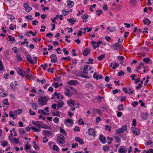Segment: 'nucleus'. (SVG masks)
<instances>
[{"instance_id": "nucleus-1", "label": "nucleus", "mask_w": 153, "mask_h": 153, "mask_svg": "<svg viewBox=\"0 0 153 153\" xmlns=\"http://www.w3.org/2000/svg\"><path fill=\"white\" fill-rule=\"evenodd\" d=\"M47 101L48 100L45 97H41L40 98L38 99V103L39 105L42 106L46 104Z\"/></svg>"}, {"instance_id": "nucleus-2", "label": "nucleus", "mask_w": 153, "mask_h": 153, "mask_svg": "<svg viewBox=\"0 0 153 153\" xmlns=\"http://www.w3.org/2000/svg\"><path fill=\"white\" fill-rule=\"evenodd\" d=\"M57 140L59 143L63 144L65 143V138L63 135H59L57 137Z\"/></svg>"}, {"instance_id": "nucleus-3", "label": "nucleus", "mask_w": 153, "mask_h": 153, "mask_svg": "<svg viewBox=\"0 0 153 153\" xmlns=\"http://www.w3.org/2000/svg\"><path fill=\"white\" fill-rule=\"evenodd\" d=\"M66 90V91L68 92L69 93L72 94H76L77 93V91L75 89L73 88L70 87H67L65 88Z\"/></svg>"}, {"instance_id": "nucleus-4", "label": "nucleus", "mask_w": 153, "mask_h": 153, "mask_svg": "<svg viewBox=\"0 0 153 153\" xmlns=\"http://www.w3.org/2000/svg\"><path fill=\"white\" fill-rule=\"evenodd\" d=\"M102 43L101 41H99L97 43L94 41L93 40L91 42V44L93 46L94 49H96L97 47H99V45Z\"/></svg>"}, {"instance_id": "nucleus-5", "label": "nucleus", "mask_w": 153, "mask_h": 153, "mask_svg": "<svg viewBox=\"0 0 153 153\" xmlns=\"http://www.w3.org/2000/svg\"><path fill=\"white\" fill-rule=\"evenodd\" d=\"M74 123V121L71 119H67L65 122V124L68 126H72Z\"/></svg>"}, {"instance_id": "nucleus-6", "label": "nucleus", "mask_w": 153, "mask_h": 153, "mask_svg": "<svg viewBox=\"0 0 153 153\" xmlns=\"http://www.w3.org/2000/svg\"><path fill=\"white\" fill-rule=\"evenodd\" d=\"M131 131L134 134L137 135H139L140 133V131L139 130L135 127L132 128L131 129Z\"/></svg>"}, {"instance_id": "nucleus-7", "label": "nucleus", "mask_w": 153, "mask_h": 153, "mask_svg": "<svg viewBox=\"0 0 153 153\" xmlns=\"http://www.w3.org/2000/svg\"><path fill=\"white\" fill-rule=\"evenodd\" d=\"M50 58L51 59V61L53 63H55L57 62V58L56 55L53 54L50 56Z\"/></svg>"}, {"instance_id": "nucleus-8", "label": "nucleus", "mask_w": 153, "mask_h": 153, "mask_svg": "<svg viewBox=\"0 0 153 153\" xmlns=\"http://www.w3.org/2000/svg\"><path fill=\"white\" fill-rule=\"evenodd\" d=\"M88 134L89 135L95 136L96 132L94 129L92 128H90L88 130Z\"/></svg>"}, {"instance_id": "nucleus-9", "label": "nucleus", "mask_w": 153, "mask_h": 153, "mask_svg": "<svg viewBox=\"0 0 153 153\" xmlns=\"http://www.w3.org/2000/svg\"><path fill=\"white\" fill-rule=\"evenodd\" d=\"M42 133L44 134H45L48 137L52 136L53 132L51 131H46L44 130L43 131Z\"/></svg>"}, {"instance_id": "nucleus-10", "label": "nucleus", "mask_w": 153, "mask_h": 153, "mask_svg": "<svg viewBox=\"0 0 153 153\" xmlns=\"http://www.w3.org/2000/svg\"><path fill=\"white\" fill-rule=\"evenodd\" d=\"M99 138L102 143H106L105 137L103 135H100Z\"/></svg>"}, {"instance_id": "nucleus-11", "label": "nucleus", "mask_w": 153, "mask_h": 153, "mask_svg": "<svg viewBox=\"0 0 153 153\" xmlns=\"http://www.w3.org/2000/svg\"><path fill=\"white\" fill-rule=\"evenodd\" d=\"M120 44L117 42L113 44L111 47L114 50H118L120 48Z\"/></svg>"}, {"instance_id": "nucleus-12", "label": "nucleus", "mask_w": 153, "mask_h": 153, "mask_svg": "<svg viewBox=\"0 0 153 153\" xmlns=\"http://www.w3.org/2000/svg\"><path fill=\"white\" fill-rule=\"evenodd\" d=\"M32 123L37 127L41 128H42V124L41 122L39 121L33 122Z\"/></svg>"}, {"instance_id": "nucleus-13", "label": "nucleus", "mask_w": 153, "mask_h": 153, "mask_svg": "<svg viewBox=\"0 0 153 153\" xmlns=\"http://www.w3.org/2000/svg\"><path fill=\"white\" fill-rule=\"evenodd\" d=\"M90 52V49L89 48H86L84 50L83 53V55L84 56H86L89 54Z\"/></svg>"}, {"instance_id": "nucleus-14", "label": "nucleus", "mask_w": 153, "mask_h": 153, "mask_svg": "<svg viewBox=\"0 0 153 153\" xmlns=\"http://www.w3.org/2000/svg\"><path fill=\"white\" fill-rule=\"evenodd\" d=\"M68 83L70 85H75L78 84V81L75 80H70L68 82Z\"/></svg>"}, {"instance_id": "nucleus-15", "label": "nucleus", "mask_w": 153, "mask_h": 153, "mask_svg": "<svg viewBox=\"0 0 153 153\" xmlns=\"http://www.w3.org/2000/svg\"><path fill=\"white\" fill-rule=\"evenodd\" d=\"M67 5L70 7H72L74 6V2L73 1H71L70 0H67Z\"/></svg>"}, {"instance_id": "nucleus-16", "label": "nucleus", "mask_w": 153, "mask_h": 153, "mask_svg": "<svg viewBox=\"0 0 153 153\" xmlns=\"http://www.w3.org/2000/svg\"><path fill=\"white\" fill-rule=\"evenodd\" d=\"M88 65H85L84 66L83 73L85 74H88V70L87 69Z\"/></svg>"}, {"instance_id": "nucleus-17", "label": "nucleus", "mask_w": 153, "mask_h": 153, "mask_svg": "<svg viewBox=\"0 0 153 153\" xmlns=\"http://www.w3.org/2000/svg\"><path fill=\"white\" fill-rule=\"evenodd\" d=\"M26 59L27 61L31 64H34V63L33 60L31 59V57L30 55H27L26 56Z\"/></svg>"}, {"instance_id": "nucleus-18", "label": "nucleus", "mask_w": 153, "mask_h": 153, "mask_svg": "<svg viewBox=\"0 0 153 153\" xmlns=\"http://www.w3.org/2000/svg\"><path fill=\"white\" fill-rule=\"evenodd\" d=\"M75 140L79 142V143L81 144H83L84 143L82 139L80 138L79 137H76L75 138Z\"/></svg>"}, {"instance_id": "nucleus-19", "label": "nucleus", "mask_w": 153, "mask_h": 153, "mask_svg": "<svg viewBox=\"0 0 153 153\" xmlns=\"http://www.w3.org/2000/svg\"><path fill=\"white\" fill-rule=\"evenodd\" d=\"M18 73L20 76H23L25 74H24V71L22 69L18 68L17 70Z\"/></svg>"}, {"instance_id": "nucleus-20", "label": "nucleus", "mask_w": 153, "mask_h": 153, "mask_svg": "<svg viewBox=\"0 0 153 153\" xmlns=\"http://www.w3.org/2000/svg\"><path fill=\"white\" fill-rule=\"evenodd\" d=\"M7 95V92L6 91H4L0 93V96L2 97H5Z\"/></svg>"}, {"instance_id": "nucleus-21", "label": "nucleus", "mask_w": 153, "mask_h": 153, "mask_svg": "<svg viewBox=\"0 0 153 153\" xmlns=\"http://www.w3.org/2000/svg\"><path fill=\"white\" fill-rule=\"evenodd\" d=\"M64 104V102L63 101L60 100L58 104V106L59 108H60L63 106Z\"/></svg>"}, {"instance_id": "nucleus-22", "label": "nucleus", "mask_w": 153, "mask_h": 153, "mask_svg": "<svg viewBox=\"0 0 153 153\" xmlns=\"http://www.w3.org/2000/svg\"><path fill=\"white\" fill-rule=\"evenodd\" d=\"M51 113L54 116L59 117L60 116V114L59 111H56V112L51 111Z\"/></svg>"}, {"instance_id": "nucleus-23", "label": "nucleus", "mask_w": 153, "mask_h": 153, "mask_svg": "<svg viewBox=\"0 0 153 153\" xmlns=\"http://www.w3.org/2000/svg\"><path fill=\"white\" fill-rule=\"evenodd\" d=\"M67 21H68L70 23H71V25H73L74 22H76V20L74 19L73 18L68 19H67Z\"/></svg>"}, {"instance_id": "nucleus-24", "label": "nucleus", "mask_w": 153, "mask_h": 153, "mask_svg": "<svg viewBox=\"0 0 153 153\" xmlns=\"http://www.w3.org/2000/svg\"><path fill=\"white\" fill-rule=\"evenodd\" d=\"M143 22L145 24L149 25L151 23V21L150 20L147 18H145L144 20H143Z\"/></svg>"}, {"instance_id": "nucleus-25", "label": "nucleus", "mask_w": 153, "mask_h": 153, "mask_svg": "<svg viewBox=\"0 0 153 153\" xmlns=\"http://www.w3.org/2000/svg\"><path fill=\"white\" fill-rule=\"evenodd\" d=\"M22 112V110L21 109H19L17 110H15L14 111V113L16 115H18L21 114Z\"/></svg>"}, {"instance_id": "nucleus-26", "label": "nucleus", "mask_w": 153, "mask_h": 153, "mask_svg": "<svg viewBox=\"0 0 153 153\" xmlns=\"http://www.w3.org/2000/svg\"><path fill=\"white\" fill-rule=\"evenodd\" d=\"M141 116L144 120H146L148 117V114L147 113H143L142 114Z\"/></svg>"}, {"instance_id": "nucleus-27", "label": "nucleus", "mask_w": 153, "mask_h": 153, "mask_svg": "<svg viewBox=\"0 0 153 153\" xmlns=\"http://www.w3.org/2000/svg\"><path fill=\"white\" fill-rule=\"evenodd\" d=\"M110 147L109 146H107L105 145V146L103 147V150L105 151L106 152L109 150Z\"/></svg>"}, {"instance_id": "nucleus-28", "label": "nucleus", "mask_w": 153, "mask_h": 153, "mask_svg": "<svg viewBox=\"0 0 153 153\" xmlns=\"http://www.w3.org/2000/svg\"><path fill=\"white\" fill-rule=\"evenodd\" d=\"M123 105V104H121L120 105H119L117 107V109L119 111H123L124 109Z\"/></svg>"}, {"instance_id": "nucleus-29", "label": "nucleus", "mask_w": 153, "mask_h": 153, "mask_svg": "<svg viewBox=\"0 0 153 153\" xmlns=\"http://www.w3.org/2000/svg\"><path fill=\"white\" fill-rule=\"evenodd\" d=\"M105 55L104 54H102L100 56L97 57L98 60H102L105 57Z\"/></svg>"}, {"instance_id": "nucleus-30", "label": "nucleus", "mask_w": 153, "mask_h": 153, "mask_svg": "<svg viewBox=\"0 0 153 153\" xmlns=\"http://www.w3.org/2000/svg\"><path fill=\"white\" fill-rule=\"evenodd\" d=\"M98 76L99 74L98 73L95 72L94 73L93 76L94 79H96L97 80H98Z\"/></svg>"}, {"instance_id": "nucleus-31", "label": "nucleus", "mask_w": 153, "mask_h": 153, "mask_svg": "<svg viewBox=\"0 0 153 153\" xmlns=\"http://www.w3.org/2000/svg\"><path fill=\"white\" fill-rule=\"evenodd\" d=\"M16 57L19 61H21L22 60V56L19 54H18L16 55Z\"/></svg>"}, {"instance_id": "nucleus-32", "label": "nucleus", "mask_w": 153, "mask_h": 153, "mask_svg": "<svg viewBox=\"0 0 153 153\" xmlns=\"http://www.w3.org/2000/svg\"><path fill=\"white\" fill-rule=\"evenodd\" d=\"M60 131L61 133H63L64 134V135L66 136L67 135V133L61 127H60Z\"/></svg>"}, {"instance_id": "nucleus-33", "label": "nucleus", "mask_w": 153, "mask_h": 153, "mask_svg": "<svg viewBox=\"0 0 153 153\" xmlns=\"http://www.w3.org/2000/svg\"><path fill=\"white\" fill-rule=\"evenodd\" d=\"M11 88L14 91L16 90L17 89V87L14 86L13 83H12L10 84Z\"/></svg>"}, {"instance_id": "nucleus-34", "label": "nucleus", "mask_w": 153, "mask_h": 153, "mask_svg": "<svg viewBox=\"0 0 153 153\" xmlns=\"http://www.w3.org/2000/svg\"><path fill=\"white\" fill-rule=\"evenodd\" d=\"M68 104L72 105L74 106H75V102L71 100H69L68 101Z\"/></svg>"}, {"instance_id": "nucleus-35", "label": "nucleus", "mask_w": 153, "mask_h": 153, "mask_svg": "<svg viewBox=\"0 0 153 153\" xmlns=\"http://www.w3.org/2000/svg\"><path fill=\"white\" fill-rule=\"evenodd\" d=\"M150 60V59L149 58L147 57V58H144L143 59V62L146 63H148L149 62Z\"/></svg>"}, {"instance_id": "nucleus-36", "label": "nucleus", "mask_w": 153, "mask_h": 153, "mask_svg": "<svg viewBox=\"0 0 153 153\" xmlns=\"http://www.w3.org/2000/svg\"><path fill=\"white\" fill-rule=\"evenodd\" d=\"M130 3L131 4L132 3L133 6H136L137 4V2L135 0L130 1Z\"/></svg>"}, {"instance_id": "nucleus-37", "label": "nucleus", "mask_w": 153, "mask_h": 153, "mask_svg": "<svg viewBox=\"0 0 153 153\" xmlns=\"http://www.w3.org/2000/svg\"><path fill=\"white\" fill-rule=\"evenodd\" d=\"M88 17V16L87 14H84L82 15V18L84 20H85L87 19Z\"/></svg>"}, {"instance_id": "nucleus-38", "label": "nucleus", "mask_w": 153, "mask_h": 153, "mask_svg": "<svg viewBox=\"0 0 153 153\" xmlns=\"http://www.w3.org/2000/svg\"><path fill=\"white\" fill-rule=\"evenodd\" d=\"M124 132V131H123V129L121 128H119L117 130V132L118 134L123 133Z\"/></svg>"}, {"instance_id": "nucleus-39", "label": "nucleus", "mask_w": 153, "mask_h": 153, "mask_svg": "<svg viewBox=\"0 0 153 153\" xmlns=\"http://www.w3.org/2000/svg\"><path fill=\"white\" fill-rule=\"evenodd\" d=\"M13 140V141H12V142L13 143H15L16 144L18 143H19V139H16V138H14Z\"/></svg>"}, {"instance_id": "nucleus-40", "label": "nucleus", "mask_w": 153, "mask_h": 153, "mask_svg": "<svg viewBox=\"0 0 153 153\" xmlns=\"http://www.w3.org/2000/svg\"><path fill=\"white\" fill-rule=\"evenodd\" d=\"M38 112L39 114H42L44 115H47L46 113L43 110H39L38 111Z\"/></svg>"}, {"instance_id": "nucleus-41", "label": "nucleus", "mask_w": 153, "mask_h": 153, "mask_svg": "<svg viewBox=\"0 0 153 153\" xmlns=\"http://www.w3.org/2000/svg\"><path fill=\"white\" fill-rule=\"evenodd\" d=\"M116 140V142L117 143H119L120 141V138L118 136H116L114 137Z\"/></svg>"}, {"instance_id": "nucleus-42", "label": "nucleus", "mask_w": 153, "mask_h": 153, "mask_svg": "<svg viewBox=\"0 0 153 153\" xmlns=\"http://www.w3.org/2000/svg\"><path fill=\"white\" fill-rule=\"evenodd\" d=\"M42 128L45 129H51V126H48L47 125H45L44 126H43Z\"/></svg>"}, {"instance_id": "nucleus-43", "label": "nucleus", "mask_w": 153, "mask_h": 153, "mask_svg": "<svg viewBox=\"0 0 153 153\" xmlns=\"http://www.w3.org/2000/svg\"><path fill=\"white\" fill-rule=\"evenodd\" d=\"M8 38L9 39V41H12L14 42L15 41V39L14 38H12L11 36L10 35H9Z\"/></svg>"}, {"instance_id": "nucleus-44", "label": "nucleus", "mask_w": 153, "mask_h": 153, "mask_svg": "<svg viewBox=\"0 0 153 153\" xmlns=\"http://www.w3.org/2000/svg\"><path fill=\"white\" fill-rule=\"evenodd\" d=\"M125 74V72L123 71H120V72L118 73V75L119 76H122L124 75Z\"/></svg>"}, {"instance_id": "nucleus-45", "label": "nucleus", "mask_w": 153, "mask_h": 153, "mask_svg": "<svg viewBox=\"0 0 153 153\" xmlns=\"http://www.w3.org/2000/svg\"><path fill=\"white\" fill-rule=\"evenodd\" d=\"M32 107L34 109H36L37 105L36 103H34L32 104Z\"/></svg>"}, {"instance_id": "nucleus-46", "label": "nucleus", "mask_w": 153, "mask_h": 153, "mask_svg": "<svg viewBox=\"0 0 153 153\" xmlns=\"http://www.w3.org/2000/svg\"><path fill=\"white\" fill-rule=\"evenodd\" d=\"M31 128L34 132H38L40 131V129H37L34 127H31Z\"/></svg>"}, {"instance_id": "nucleus-47", "label": "nucleus", "mask_w": 153, "mask_h": 153, "mask_svg": "<svg viewBox=\"0 0 153 153\" xmlns=\"http://www.w3.org/2000/svg\"><path fill=\"white\" fill-rule=\"evenodd\" d=\"M33 143L34 144L33 147L36 150H39V147L36 144V142H33Z\"/></svg>"}, {"instance_id": "nucleus-48", "label": "nucleus", "mask_w": 153, "mask_h": 153, "mask_svg": "<svg viewBox=\"0 0 153 153\" xmlns=\"http://www.w3.org/2000/svg\"><path fill=\"white\" fill-rule=\"evenodd\" d=\"M65 95L68 97H71L72 95L71 94L69 93L68 92H67L66 91H65Z\"/></svg>"}, {"instance_id": "nucleus-49", "label": "nucleus", "mask_w": 153, "mask_h": 153, "mask_svg": "<svg viewBox=\"0 0 153 153\" xmlns=\"http://www.w3.org/2000/svg\"><path fill=\"white\" fill-rule=\"evenodd\" d=\"M111 127L108 125H106L105 126V129L106 130H108L109 131H111Z\"/></svg>"}, {"instance_id": "nucleus-50", "label": "nucleus", "mask_w": 153, "mask_h": 153, "mask_svg": "<svg viewBox=\"0 0 153 153\" xmlns=\"http://www.w3.org/2000/svg\"><path fill=\"white\" fill-rule=\"evenodd\" d=\"M12 50L13 51V52L15 53H18V52L17 51V49L16 47H13L12 48Z\"/></svg>"}, {"instance_id": "nucleus-51", "label": "nucleus", "mask_w": 153, "mask_h": 153, "mask_svg": "<svg viewBox=\"0 0 153 153\" xmlns=\"http://www.w3.org/2000/svg\"><path fill=\"white\" fill-rule=\"evenodd\" d=\"M7 141L6 140H5L2 142V143L1 144V145L3 146L4 147L5 146H6L7 145Z\"/></svg>"}, {"instance_id": "nucleus-52", "label": "nucleus", "mask_w": 153, "mask_h": 153, "mask_svg": "<svg viewBox=\"0 0 153 153\" xmlns=\"http://www.w3.org/2000/svg\"><path fill=\"white\" fill-rule=\"evenodd\" d=\"M53 149L55 151H57L58 150L59 148L57 145H54L53 147Z\"/></svg>"}, {"instance_id": "nucleus-53", "label": "nucleus", "mask_w": 153, "mask_h": 153, "mask_svg": "<svg viewBox=\"0 0 153 153\" xmlns=\"http://www.w3.org/2000/svg\"><path fill=\"white\" fill-rule=\"evenodd\" d=\"M125 150L123 148H120L119 150V152L120 153H125Z\"/></svg>"}, {"instance_id": "nucleus-54", "label": "nucleus", "mask_w": 153, "mask_h": 153, "mask_svg": "<svg viewBox=\"0 0 153 153\" xmlns=\"http://www.w3.org/2000/svg\"><path fill=\"white\" fill-rule=\"evenodd\" d=\"M153 143V142L152 140H149L147 142H146L145 145H149L151 144H152Z\"/></svg>"}, {"instance_id": "nucleus-55", "label": "nucleus", "mask_w": 153, "mask_h": 153, "mask_svg": "<svg viewBox=\"0 0 153 153\" xmlns=\"http://www.w3.org/2000/svg\"><path fill=\"white\" fill-rule=\"evenodd\" d=\"M117 58L118 60L120 61L124 59V58L123 56H118Z\"/></svg>"}, {"instance_id": "nucleus-56", "label": "nucleus", "mask_w": 153, "mask_h": 153, "mask_svg": "<svg viewBox=\"0 0 153 153\" xmlns=\"http://www.w3.org/2000/svg\"><path fill=\"white\" fill-rule=\"evenodd\" d=\"M97 13V15L99 16H100L101 14H102V10H98L96 11Z\"/></svg>"}, {"instance_id": "nucleus-57", "label": "nucleus", "mask_w": 153, "mask_h": 153, "mask_svg": "<svg viewBox=\"0 0 153 153\" xmlns=\"http://www.w3.org/2000/svg\"><path fill=\"white\" fill-rule=\"evenodd\" d=\"M123 40V37H121V38H119L118 39V42L119 43H120L122 42Z\"/></svg>"}, {"instance_id": "nucleus-58", "label": "nucleus", "mask_w": 153, "mask_h": 153, "mask_svg": "<svg viewBox=\"0 0 153 153\" xmlns=\"http://www.w3.org/2000/svg\"><path fill=\"white\" fill-rule=\"evenodd\" d=\"M53 121L55 123H57L59 121V119L58 118L56 117L53 119Z\"/></svg>"}, {"instance_id": "nucleus-59", "label": "nucleus", "mask_w": 153, "mask_h": 153, "mask_svg": "<svg viewBox=\"0 0 153 153\" xmlns=\"http://www.w3.org/2000/svg\"><path fill=\"white\" fill-rule=\"evenodd\" d=\"M62 14L64 15H68L69 12L68 11H66L65 10H63L62 12Z\"/></svg>"}, {"instance_id": "nucleus-60", "label": "nucleus", "mask_w": 153, "mask_h": 153, "mask_svg": "<svg viewBox=\"0 0 153 153\" xmlns=\"http://www.w3.org/2000/svg\"><path fill=\"white\" fill-rule=\"evenodd\" d=\"M52 85L54 86L56 88H57L59 86L58 82H55L54 84H53Z\"/></svg>"}, {"instance_id": "nucleus-61", "label": "nucleus", "mask_w": 153, "mask_h": 153, "mask_svg": "<svg viewBox=\"0 0 153 153\" xmlns=\"http://www.w3.org/2000/svg\"><path fill=\"white\" fill-rule=\"evenodd\" d=\"M136 119H134L132 121V125L134 126H135L136 125L137 123L136 122Z\"/></svg>"}, {"instance_id": "nucleus-62", "label": "nucleus", "mask_w": 153, "mask_h": 153, "mask_svg": "<svg viewBox=\"0 0 153 153\" xmlns=\"http://www.w3.org/2000/svg\"><path fill=\"white\" fill-rule=\"evenodd\" d=\"M32 10V8L31 7H28L26 8L25 9L26 11L27 12H29Z\"/></svg>"}, {"instance_id": "nucleus-63", "label": "nucleus", "mask_w": 153, "mask_h": 153, "mask_svg": "<svg viewBox=\"0 0 153 153\" xmlns=\"http://www.w3.org/2000/svg\"><path fill=\"white\" fill-rule=\"evenodd\" d=\"M121 128L123 129V131H125L127 129V126L126 125H124L122 126Z\"/></svg>"}, {"instance_id": "nucleus-64", "label": "nucleus", "mask_w": 153, "mask_h": 153, "mask_svg": "<svg viewBox=\"0 0 153 153\" xmlns=\"http://www.w3.org/2000/svg\"><path fill=\"white\" fill-rule=\"evenodd\" d=\"M48 66V65L47 64H45L44 65H41V66L42 68L44 70H45L46 69V67Z\"/></svg>"}]
</instances>
